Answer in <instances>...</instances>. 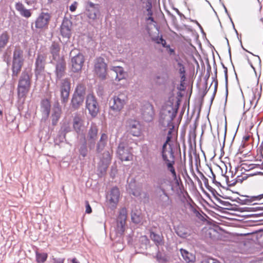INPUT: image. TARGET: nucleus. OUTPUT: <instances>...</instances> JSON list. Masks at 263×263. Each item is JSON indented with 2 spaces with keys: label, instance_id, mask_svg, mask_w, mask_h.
<instances>
[{
  "label": "nucleus",
  "instance_id": "1",
  "mask_svg": "<svg viewBox=\"0 0 263 263\" xmlns=\"http://www.w3.org/2000/svg\"><path fill=\"white\" fill-rule=\"evenodd\" d=\"M32 73L31 70H24L21 73L18 82L17 92L18 100L24 103L31 86Z\"/></svg>",
  "mask_w": 263,
  "mask_h": 263
},
{
  "label": "nucleus",
  "instance_id": "2",
  "mask_svg": "<svg viewBox=\"0 0 263 263\" xmlns=\"http://www.w3.org/2000/svg\"><path fill=\"white\" fill-rule=\"evenodd\" d=\"M127 92L120 91L115 94L109 101V114L116 116L120 114L128 102Z\"/></svg>",
  "mask_w": 263,
  "mask_h": 263
},
{
  "label": "nucleus",
  "instance_id": "3",
  "mask_svg": "<svg viewBox=\"0 0 263 263\" xmlns=\"http://www.w3.org/2000/svg\"><path fill=\"white\" fill-rule=\"evenodd\" d=\"M24 51L20 46H15L13 52L11 66L12 77H17L24 64Z\"/></svg>",
  "mask_w": 263,
  "mask_h": 263
},
{
  "label": "nucleus",
  "instance_id": "4",
  "mask_svg": "<svg viewBox=\"0 0 263 263\" xmlns=\"http://www.w3.org/2000/svg\"><path fill=\"white\" fill-rule=\"evenodd\" d=\"M51 18L50 13L47 12H40L34 22L31 25V30L33 32H41L48 29Z\"/></svg>",
  "mask_w": 263,
  "mask_h": 263
},
{
  "label": "nucleus",
  "instance_id": "5",
  "mask_svg": "<svg viewBox=\"0 0 263 263\" xmlns=\"http://www.w3.org/2000/svg\"><path fill=\"white\" fill-rule=\"evenodd\" d=\"M177 112V108H174L171 106L166 107L160 113L159 124L163 127L173 125L172 121L175 118Z\"/></svg>",
  "mask_w": 263,
  "mask_h": 263
},
{
  "label": "nucleus",
  "instance_id": "6",
  "mask_svg": "<svg viewBox=\"0 0 263 263\" xmlns=\"http://www.w3.org/2000/svg\"><path fill=\"white\" fill-rule=\"evenodd\" d=\"M47 64V54L39 52L36 54L34 62V74L36 79L44 74L46 65Z\"/></svg>",
  "mask_w": 263,
  "mask_h": 263
},
{
  "label": "nucleus",
  "instance_id": "7",
  "mask_svg": "<svg viewBox=\"0 0 263 263\" xmlns=\"http://www.w3.org/2000/svg\"><path fill=\"white\" fill-rule=\"evenodd\" d=\"M98 132L99 128L96 123L91 122L84 140L87 143L90 151L94 149L96 146L98 138Z\"/></svg>",
  "mask_w": 263,
  "mask_h": 263
},
{
  "label": "nucleus",
  "instance_id": "8",
  "mask_svg": "<svg viewBox=\"0 0 263 263\" xmlns=\"http://www.w3.org/2000/svg\"><path fill=\"white\" fill-rule=\"evenodd\" d=\"M59 89L60 92L61 102L62 104H66L69 100L71 90V81L69 78H66L60 80Z\"/></svg>",
  "mask_w": 263,
  "mask_h": 263
},
{
  "label": "nucleus",
  "instance_id": "9",
  "mask_svg": "<svg viewBox=\"0 0 263 263\" xmlns=\"http://www.w3.org/2000/svg\"><path fill=\"white\" fill-rule=\"evenodd\" d=\"M107 65L103 58L99 57L94 61V71L96 75L101 80L106 79Z\"/></svg>",
  "mask_w": 263,
  "mask_h": 263
},
{
  "label": "nucleus",
  "instance_id": "10",
  "mask_svg": "<svg viewBox=\"0 0 263 263\" xmlns=\"http://www.w3.org/2000/svg\"><path fill=\"white\" fill-rule=\"evenodd\" d=\"M120 193L117 186L113 187L106 195V205L111 210L116 209L119 202Z\"/></svg>",
  "mask_w": 263,
  "mask_h": 263
},
{
  "label": "nucleus",
  "instance_id": "11",
  "mask_svg": "<svg viewBox=\"0 0 263 263\" xmlns=\"http://www.w3.org/2000/svg\"><path fill=\"white\" fill-rule=\"evenodd\" d=\"M85 13L87 17L93 21L97 19L100 14V5L94 4L90 1H86L84 3Z\"/></svg>",
  "mask_w": 263,
  "mask_h": 263
},
{
  "label": "nucleus",
  "instance_id": "12",
  "mask_svg": "<svg viewBox=\"0 0 263 263\" xmlns=\"http://www.w3.org/2000/svg\"><path fill=\"white\" fill-rule=\"evenodd\" d=\"M55 61L54 73L55 76V81L58 82L60 80L63 79L62 78L66 74V62L63 57Z\"/></svg>",
  "mask_w": 263,
  "mask_h": 263
},
{
  "label": "nucleus",
  "instance_id": "13",
  "mask_svg": "<svg viewBox=\"0 0 263 263\" xmlns=\"http://www.w3.org/2000/svg\"><path fill=\"white\" fill-rule=\"evenodd\" d=\"M86 108L88 110L91 117H96L99 111V105L95 96L88 94L86 99Z\"/></svg>",
  "mask_w": 263,
  "mask_h": 263
},
{
  "label": "nucleus",
  "instance_id": "14",
  "mask_svg": "<svg viewBox=\"0 0 263 263\" xmlns=\"http://www.w3.org/2000/svg\"><path fill=\"white\" fill-rule=\"evenodd\" d=\"M141 115L143 120L146 122H150L154 119L155 110L153 105L148 102L143 104L140 109Z\"/></svg>",
  "mask_w": 263,
  "mask_h": 263
},
{
  "label": "nucleus",
  "instance_id": "15",
  "mask_svg": "<svg viewBox=\"0 0 263 263\" xmlns=\"http://www.w3.org/2000/svg\"><path fill=\"white\" fill-rule=\"evenodd\" d=\"M117 154L119 159L122 161H132L133 160V155L132 148L123 143H120L119 144Z\"/></svg>",
  "mask_w": 263,
  "mask_h": 263
},
{
  "label": "nucleus",
  "instance_id": "16",
  "mask_svg": "<svg viewBox=\"0 0 263 263\" xmlns=\"http://www.w3.org/2000/svg\"><path fill=\"white\" fill-rule=\"evenodd\" d=\"M127 219V210L125 208H122L117 219V231L120 234H123L125 231V225Z\"/></svg>",
  "mask_w": 263,
  "mask_h": 263
},
{
  "label": "nucleus",
  "instance_id": "17",
  "mask_svg": "<svg viewBox=\"0 0 263 263\" xmlns=\"http://www.w3.org/2000/svg\"><path fill=\"white\" fill-rule=\"evenodd\" d=\"M84 57L81 53H78L71 59V70L73 72H78L82 70L84 63Z\"/></svg>",
  "mask_w": 263,
  "mask_h": 263
},
{
  "label": "nucleus",
  "instance_id": "18",
  "mask_svg": "<svg viewBox=\"0 0 263 263\" xmlns=\"http://www.w3.org/2000/svg\"><path fill=\"white\" fill-rule=\"evenodd\" d=\"M161 192L157 197V203L162 209H165L172 205V201L165 189L162 190Z\"/></svg>",
  "mask_w": 263,
  "mask_h": 263
},
{
  "label": "nucleus",
  "instance_id": "19",
  "mask_svg": "<svg viewBox=\"0 0 263 263\" xmlns=\"http://www.w3.org/2000/svg\"><path fill=\"white\" fill-rule=\"evenodd\" d=\"M126 126L133 136L136 137L140 136V124L138 121L133 119H129L127 121Z\"/></svg>",
  "mask_w": 263,
  "mask_h": 263
},
{
  "label": "nucleus",
  "instance_id": "20",
  "mask_svg": "<svg viewBox=\"0 0 263 263\" xmlns=\"http://www.w3.org/2000/svg\"><path fill=\"white\" fill-rule=\"evenodd\" d=\"M84 122V121L80 114H76L74 115L72 122L73 128L78 135L83 133Z\"/></svg>",
  "mask_w": 263,
  "mask_h": 263
},
{
  "label": "nucleus",
  "instance_id": "21",
  "mask_svg": "<svg viewBox=\"0 0 263 263\" xmlns=\"http://www.w3.org/2000/svg\"><path fill=\"white\" fill-rule=\"evenodd\" d=\"M71 22L68 20H64L61 25L60 32L63 37L69 39L71 34Z\"/></svg>",
  "mask_w": 263,
  "mask_h": 263
},
{
  "label": "nucleus",
  "instance_id": "22",
  "mask_svg": "<svg viewBox=\"0 0 263 263\" xmlns=\"http://www.w3.org/2000/svg\"><path fill=\"white\" fill-rule=\"evenodd\" d=\"M169 71L167 67H163L155 77V80L159 84H165L169 80Z\"/></svg>",
  "mask_w": 263,
  "mask_h": 263
},
{
  "label": "nucleus",
  "instance_id": "23",
  "mask_svg": "<svg viewBox=\"0 0 263 263\" xmlns=\"http://www.w3.org/2000/svg\"><path fill=\"white\" fill-rule=\"evenodd\" d=\"M49 50L52 57V61H57L61 58L60 57L61 45L59 42H52Z\"/></svg>",
  "mask_w": 263,
  "mask_h": 263
},
{
  "label": "nucleus",
  "instance_id": "24",
  "mask_svg": "<svg viewBox=\"0 0 263 263\" xmlns=\"http://www.w3.org/2000/svg\"><path fill=\"white\" fill-rule=\"evenodd\" d=\"M15 8L16 10L18 12L19 14L24 17L28 18L32 15L31 10L26 9L22 2H18L16 3L15 4Z\"/></svg>",
  "mask_w": 263,
  "mask_h": 263
},
{
  "label": "nucleus",
  "instance_id": "25",
  "mask_svg": "<svg viewBox=\"0 0 263 263\" xmlns=\"http://www.w3.org/2000/svg\"><path fill=\"white\" fill-rule=\"evenodd\" d=\"M84 99L83 98L73 94L70 101V106L72 109L74 110L79 109L83 105Z\"/></svg>",
  "mask_w": 263,
  "mask_h": 263
},
{
  "label": "nucleus",
  "instance_id": "26",
  "mask_svg": "<svg viewBox=\"0 0 263 263\" xmlns=\"http://www.w3.org/2000/svg\"><path fill=\"white\" fill-rule=\"evenodd\" d=\"M108 141V136L105 133H102L101 135L100 138L98 142V143H96V151L97 153H101L105 146L107 144V142Z\"/></svg>",
  "mask_w": 263,
  "mask_h": 263
},
{
  "label": "nucleus",
  "instance_id": "27",
  "mask_svg": "<svg viewBox=\"0 0 263 263\" xmlns=\"http://www.w3.org/2000/svg\"><path fill=\"white\" fill-rule=\"evenodd\" d=\"M149 233V237L156 246L158 247L164 245V238L162 234H157L151 230Z\"/></svg>",
  "mask_w": 263,
  "mask_h": 263
},
{
  "label": "nucleus",
  "instance_id": "28",
  "mask_svg": "<svg viewBox=\"0 0 263 263\" xmlns=\"http://www.w3.org/2000/svg\"><path fill=\"white\" fill-rule=\"evenodd\" d=\"M153 181L157 184V187L162 191V190L164 189L163 185L166 184L168 180L166 176L157 175L155 176Z\"/></svg>",
  "mask_w": 263,
  "mask_h": 263
},
{
  "label": "nucleus",
  "instance_id": "29",
  "mask_svg": "<svg viewBox=\"0 0 263 263\" xmlns=\"http://www.w3.org/2000/svg\"><path fill=\"white\" fill-rule=\"evenodd\" d=\"M245 199L238 198L237 202L241 204H249L255 200H259L263 198V194L257 196H245Z\"/></svg>",
  "mask_w": 263,
  "mask_h": 263
},
{
  "label": "nucleus",
  "instance_id": "30",
  "mask_svg": "<svg viewBox=\"0 0 263 263\" xmlns=\"http://www.w3.org/2000/svg\"><path fill=\"white\" fill-rule=\"evenodd\" d=\"M51 104L49 100L47 99L42 100L41 103V110L43 115L47 118L50 114Z\"/></svg>",
  "mask_w": 263,
  "mask_h": 263
},
{
  "label": "nucleus",
  "instance_id": "31",
  "mask_svg": "<svg viewBox=\"0 0 263 263\" xmlns=\"http://www.w3.org/2000/svg\"><path fill=\"white\" fill-rule=\"evenodd\" d=\"M181 255L183 259L187 263L194 262L195 260V256L193 254L189 252L185 249H181L180 250Z\"/></svg>",
  "mask_w": 263,
  "mask_h": 263
},
{
  "label": "nucleus",
  "instance_id": "32",
  "mask_svg": "<svg viewBox=\"0 0 263 263\" xmlns=\"http://www.w3.org/2000/svg\"><path fill=\"white\" fill-rule=\"evenodd\" d=\"M110 70L116 73V80L120 81L124 78V70L121 66H112Z\"/></svg>",
  "mask_w": 263,
  "mask_h": 263
},
{
  "label": "nucleus",
  "instance_id": "33",
  "mask_svg": "<svg viewBox=\"0 0 263 263\" xmlns=\"http://www.w3.org/2000/svg\"><path fill=\"white\" fill-rule=\"evenodd\" d=\"M73 94L85 99L86 95L85 86L82 83L77 84Z\"/></svg>",
  "mask_w": 263,
  "mask_h": 263
},
{
  "label": "nucleus",
  "instance_id": "34",
  "mask_svg": "<svg viewBox=\"0 0 263 263\" xmlns=\"http://www.w3.org/2000/svg\"><path fill=\"white\" fill-rule=\"evenodd\" d=\"M176 233L181 238H186L190 235L189 230L183 226H179L176 229Z\"/></svg>",
  "mask_w": 263,
  "mask_h": 263
},
{
  "label": "nucleus",
  "instance_id": "35",
  "mask_svg": "<svg viewBox=\"0 0 263 263\" xmlns=\"http://www.w3.org/2000/svg\"><path fill=\"white\" fill-rule=\"evenodd\" d=\"M168 153H170V157L172 158V160H170L168 159V161H164L165 162V163L166 164L168 170L171 173H174L176 171H175V167L174 166V165L175 164L174 152L172 148H171V149H170V151H169Z\"/></svg>",
  "mask_w": 263,
  "mask_h": 263
},
{
  "label": "nucleus",
  "instance_id": "36",
  "mask_svg": "<svg viewBox=\"0 0 263 263\" xmlns=\"http://www.w3.org/2000/svg\"><path fill=\"white\" fill-rule=\"evenodd\" d=\"M9 35L6 31L3 32V33L0 34V50L6 47L9 42Z\"/></svg>",
  "mask_w": 263,
  "mask_h": 263
},
{
  "label": "nucleus",
  "instance_id": "37",
  "mask_svg": "<svg viewBox=\"0 0 263 263\" xmlns=\"http://www.w3.org/2000/svg\"><path fill=\"white\" fill-rule=\"evenodd\" d=\"M261 89L262 88L261 87L259 91L258 89H256L255 91H253V97L250 101V103L252 106H253V108H255L256 107L258 102L260 98Z\"/></svg>",
  "mask_w": 263,
  "mask_h": 263
},
{
  "label": "nucleus",
  "instance_id": "38",
  "mask_svg": "<svg viewBox=\"0 0 263 263\" xmlns=\"http://www.w3.org/2000/svg\"><path fill=\"white\" fill-rule=\"evenodd\" d=\"M48 254L46 253H39L35 252L36 261L38 263H44L47 260Z\"/></svg>",
  "mask_w": 263,
  "mask_h": 263
},
{
  "label": "nucleus",
  "instance_id": "39",
  "mask_svg": "<svg viewBox=\"0 0 263 263\" xmlns=\"http://www.w3.org/2000/svg\"><path fill=\"white\" fill-rule=\"evenodd\" d=\"M247 176L245 175V176H238L236 178V179L233 182H231L229 181V177L226 176V179L227 181V183L229 186H232L235 185L237 182H242L244 180H246L247 178Z\"/></svg>",
  "mask_w": 263,
  "mask_h": 263
},
{
  "label": "nucleus",
  "instance_id": "40",
  "mask_svg": "<svg viewBox=\"0 0 263 263\" xmlns=\"http://www.w3.org/2000/svg\"><path fill=\"white\" fill-rule=\"evenodd\" d=\"M111 156L108 151H105L102 154L101 160L102 163L106 165H108L110 163Z\"/></svg>",
  "mask_w": 263,
  "mask_h": 263
},
{
  "label": "nucleus",
  "instance_id": "41",
  "mask_svg": "<svg viewBox=\"0 0 263 263\" xmlns=\"http://www.w3.org/2000/svg\"><path fill=\"white\" fill-rule=\"evenodd\" d=\"M87 143L84 141L83 143L80 145L79 152L80 155L82 156L83 158L87 156L88 154V148H87Z\"/></svg>",
  "mask_w": 263,
  "mask_h": 263
},
{
  "label": "nucleus",
  "instance_id": "42",
  "mask_svg": "<svg viewBox=\"0 0 263 263\" xmlns=\"http://www.w3.org/2000/svg\"><path fill=\"white\" fill-rule=\"evenodd\" d=\"M62 111H53L51 115L52 124L55 126L57 124L61 115Z\"/></svg>",
  "mask_w": 263,
  "mask_h": 263
},
{
  "label": "nucleus",
  "instance_id": "43",
  "mask_svg": "<svg viewBox=\"0 0 263 263\" xmlns=\"http://www.w3.org/2000/svg\"><path fill=\"white\" fill-rule=\"evenodd\" d=\"M176 61L178 62L177 63V66L179 67V73L181 74V79L182 81H184L185 78V67L183 66V65L180 62H179V60L177 59H176Z\"/></svg>",
  "mask_w": 263,
  "mask_h": 263
},
{
  "label": "nucleus",
  "instance_id": "44",
  "mask_svg": "<svg viewBox=\"0 0 263 263\" xmlns=\"http://www.w3.org/2000/svg\"><path fill=\"white\" fill-rule=\"evenodd\" d=\"M201 178L204 182V185L206 188L211 193H214V192H216L215 190L209 184V180L208 178L203 175V173L200 172Z\"/></svg>",
  "mask_w": 263,
  "mask_h": 263
},
{
  "label": "nucleus",
  "instance_id": "45",
  "mask_svg": "<svg viewBox=\"0 0 263 263\" xmlns=\"http://www.w3.org/2000/svg\"><path fill=\"white\" fill-rule=\"evenodd\" d=\"M242 211L244 212H254L257 211H261L263 210V205L262 206H252V207H245L242 208Z\"/></svg>",
  "mask_w": 263,
  "mask_h": 263
},
{
  "label": "nucleus",
  "instance_id": "46",
  "mask_svg": "<svg viewBox=\"0 0 263 263\" xmlns=\"http://www.w3.org/2000/svg\"><path fill=\"white\" fill-rule=\"evenodd\" d=\"M131 217H132V221L134 223H136V224H139L141 222L142 217L140 216V215L134 212H132Z\"/></svg>",
  "mask_w": 263,
  "mask_h": 263
},
{
  "label": "nucleus",
  "instance_id": "47",
  "mask_svg": "<svg viewBox=\"0 0 263 263\" xmlns=\"http://www.w3.org/2000/svg\"><path fill=\"white\" fill-rule=\"evenodd\" d=\"M224 69V79H225V85H226V98H227L228 95V69L226 66L224 67L223 68Z\"/></svg>",
  "mask_w": 263,
  "mask_h": 263
},
{
  "label": "nucleus",
  "instance_id": "48",
  "mask_svg": "<svg viewBox=\"0 0 263 263\" xmlns=\"http://www.w3.org/2000/svg\"><path fill=\"white\" fill-rule=\"evenodd\" d=\"M167 144L166 143H164L162 146V151H161V155L163 161H168V157L166 154V147Z\"/></svg>",
  "mask_w": 263,
  "mask_h": 263
},
{
  "label": "nucleus",
  "instance_id": "49",
  "mask_svg": "<svg viewBox=\"0 0 263 263\" xmlns=\"http://www.w3.org/2000/svg\"><path fill=\"white\" fill-rule=\"evenodd\" d=\"M201 263H220L219 260L213 258H204Z\"/></svg>",
  "mask_w": 263,
  "mask_h": 263
},
{
  "label": "nucleus",
  "instance_id": "50",
  "mask_svg": "<svg viewBox=\"0 0 263 263\" xmlns=\"http://www.w3.org/2000/svg\"><path fill=\"white\" fill-rule=\"evenodd\" d=\"M196 137L195 129L190 130L189 134V140L191 141V140H195Z\"/></svg>",
  "mask_w": 263,
  "mask_h": 263
},
{
  "label": "nucleus",
  "instance_id": "51",
  "mask_svg": "<svg viewBox=\"0 0 263 263\" xmlns=\"http://www.w3.org/2000/svg\"><path fill=\"white\" fill-rule=\"evenodd\" d=\"M62 111L61 107L60 105V103L58 101L54 102L53 107V111Z\"/></svg>",
  "mask_w": 263,
  "mask_h": 263
},
{
  "label": "nucleus",
  "instance_id": "52",
  "mask_svg": "<svg viewBox=\"0 0 263 263\" xmlns=\"http://www.w3.org/2000/svg\"><path fill=\"white\" fill-rule=\"evenodd\" d=\"M210 171L211 172L212 176V178L213 183L215 184L217 186H220L221 185L220 183L216 180V176H215V174L213 173L212 168H210Z\"/></svg>",
  "mask_w": 263,
  "mask_h": 263
},
{
  "label": "nucleus",
  "instance_id": "53",
  "mask_svg": "<svg viewBox=\"0 0 263 263\" xmlns=\"http://www.w3.org/2000/svg\"><path fill=\"white\" fill-rule=\"evenodd\" d=\"M214 76L212 77L213 82H214V84H215L216 82H218V80L217 79V66L215 63V62H214Z\"/></svg>",
  "mask_w": 263,
  "mask_h": 263
},
{
  "label": "nucleus",
  "instance_id": "54",
  "mask_svg": "<svg viewBox=\"0 0 263 263\" xmlns=\"http://www.w3.org/2000/svg\"><path fill=\"white\" fill-rule=\"evenodd\" d=\"M163 37L162 35L159 37V36H155L154 37H152V40L153 41L155 42L156 43L158 44H160L161 43H162V41H163Z\"/></svg>",
  "mask_w": 263,
  "mask_h": 263
},
{
  "label": "nucleus",
  "instance_id": "55",
  "mask_svg": "<svg viewBox=\"0 0 263 263\" xmlns=\"http://www.w3.org/2000/svg\"><path fill=\"white\" fill-rule=\"evenodd\" d=\"M85 202L86 206L85 213L87 214H90L92 212V210L89 202L88 201H85Z\"/></svg>",
  "mask_w": 263,
  "mask_h": 263
},
{
  "label": "nucleus",
  "instance_id": "56",
  "mask_svg": "<svg viewBox=\"0 0 263 263\" xmlns=\"http://www.w3.org/2000/svg\"><path fill=\"white\" fill-rule=\"evenodd\" d=\"M186 206L190 209V210L194 213H197L198 212L197 210L194 208V206L190 202H187L186 204Z\"/></svg>",
  "mask_w": 263,
  "mask_h": 263
},
{
  "label": "nucleus",
  "instance_id": "57",
  "mask_svg": "<svg viewBox=\"0 0 263 263\" xmlns=\"http://www.w3.org/2000/svg\"><path fill=\"white\" fill-rule=\"evenodd\" d=\"M78 5V3L77 2H74L70 6L69 10L71 12H74L76 11Z\"/></svg>",
  "mask_w": 263,
  "mask_h": 263
},
{
  "label": "nucleus",
  "instance_id": "58",
  "mask_svg": "<svg viewBox=\"0 0 263 263\" xmlns=\"http://www.w3.org/2000/svg\"><path fill=\"white\" fill-rule=\"evenodd\" d=\"M218 82H216L215 84H214V90L213 96L211 97V102H213V101L215 98V96L216 95V92L217 90V88H218Z\"/></svg>",
  "mask_w": 263,
  "mask_h": 263
},
{
  "label": "nucleus",
  "instance_id": "59",
  "mask_svg": "<svg viewBox=\"0 0 263 263\" xmlns=\"http://www.w3.org/2000/svg\"><path fill=\"white\" fill-rule=\"evenodd\" d=\"M25 3L28 6H32L36 3V0H24Z\"/></svg>",
  "mask_w": 263,
  "mask_h": 263
},
{
  "label": "nucleus",
  "instance_id": "60",
  "mask_svg": "<svg viewBox=\"0 0 263 263\" xmlns=\"http://www.w3.org/2000/svg\"><path fill=\"white\" fill-rule=\"evenodd\" d=\"M152 9V4L151 0H147L146 3V9Z\"/></svg>",
  "mask_w": 263,
  "mask_h": 263
},
{
  "label": "nucleus",
  "instance_id": "61",
  "mask_svg": "<svg viewBox=\"0 0 263 263\" xmlns=\"http://www.w3.org/2000/svg\"><path fill=\"white\" fill-rule=\"evenodd\" d=\"M171 174L172 175L174 180L176 182V183H177V184H179V181H178V179L176 172H175L174 173H171Z\"/></svg>",
  "mask_w": 263,
  "mask_h": 263
},
{
  "label": "nucleus",
  "instance_id": "62",
  "mask_svg": "<svg viewBox=\"0 0 263 263\" xmlns=\"http://www.w3.org/2000/svg\"><path fill=\"white\" fill-rule=\"evenodd\" d=\"M53 261H54V263H64V259H61V258H59L58 259H54Z\"/></svg>",
  "mask_w": 263,
  "mask_h": 263
},
{
  "label": "nucleus",
  "instance_id": "63",
  "mask_svg": "<svg viewBox=\"0 0 263 263\" xmlns=\"http://www.w3.org/2000/svg\"><path fill=\"white\" fill-rule=\"evenodd\" d=\"M168 49V52L170 53V54H175V50L171 48H167Z\"/></svg>",
  "mask_w": 263,
  "mask_h": 263
},
{
  "label": "nucleus",
  "instance_id": "64",
  "mask_svg": "<svg viewBox=\"0 0 263 263\" xmlns=\"http://www.w3.org/2000/svg\"><path fill=\"white\" fill-rule=\"evenodd\" d=\"M262 151H263V141L261 143L260 145H259V146L257 149V152H258L259 153H261V152H262Z\"/></svg>",
  "mask_w": 263,
  "mask_h": 263
}]
</instances>
